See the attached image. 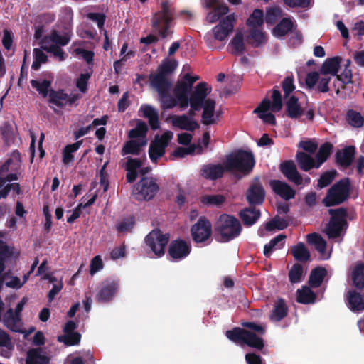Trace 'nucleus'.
<instances>
[{"label": "nucleus", "instance_id": "nucleus-61", "mask_svg": "<svg viewBox=\"0 0 364 364\" xmlns=\"http://www.w3.org/2000/svg\"><path fill=\"white\" fill-rule=\"evenodd\" d=\"M50 40L54 43L55 46H65L70 41V35L68 32L65 33L63 36L60 35L58 31H53L50 36Z\"/></svg>", "mask_w": 364, "mask_h": 364}, {"label": "nucleus", "instance_id": "nucleus-21", "mask_svg": "<svg viewBox=\"0 0 364 364\" xmlns=\"http://www.w3.org/2000/svg\"><path fill=\"white\" fill-rule=\"evenodd\" d=\"M1 320L4 325L13 332L22 333V321L21 316L14 314L12 309H9L4 314Z\"/></svg>", "mask_w": 364, "mask_h": 364}, {"label": "nucleus", "instance_id": "nucleus-22", "mask_svg": "<svg viewBox=\"0 0 364 364\" xmlns=\"http://www.w3.org/2000/svg\"><path fill=\"white\" fill-rule=\"evenodd\" d=\"M261 216V212L255 206L250 205L242 209L239 213V217L246 227L253 225Z\"/></svg>", "mask_w": 364, "mask_h": 364}, {"label": "nucleus", "instance_id": "nucleus-52", "mask_svg": "<svg viewBox=\"0 0 364 364\" xmlns=\"http://www.w3.org/2000/svg\"><path fill=\"white\" fill-rule=\"evenodd\" d=\"M57 340L59 342L63 343L66 346H75L80 342L81 334L78 332L63 334L58 336Z\"/></svg>", "mask_w": 364, "mask_h": 364}, {"label": "nucleus", "instance_id": "nucleus-35", "mask_svg": "<svg viewBox=\"0 0 364 364\" xmlns=\"http://www.w3.org/2000/svg\"><path fill=\"white\" fill-rule=\"evenodd\" d=\"M248 43L253 48H259L267 41L264 32L258 28L251 29L247 36Z\"/></svg>", "mask_w": 364, "mask_h": 364}, {"label": "nucleus", "instance_id": "nucleus-56", "mask_svg": "<svg viewBox=\"0 0 364 364\" xmlns=\"http://www.w3.org/2000/svg\"><path fill=\"white\" fill-rule=\"evenodd\" d=\"M288 222L284 218L274 217L272 220L265 224V230L272 231L275 229L282 230L288 226Z\"/></svg>", "mask_w": 364, "mask_h": 364}, {"label": "nucleus", "instance_id": "nucleus-63", "mask_svg": "<svg viewBox=\"0 0 364 364\" xmlns=\"http://www.w3.org/2000/svg\"><path fill=\"white\" fill-rule=\"evenodd\" d=\"M282 9L278 6L270 7L267 9L265 21L267 24L273 25L282 16Z\"/></svg>", "mask_w": 364, "mask_h": 364}, {"label": "nucleus", "instance_id": "nucleus-10", "mask_svg": "<svg viewBox=\"0 0 364 364\" xmlns=\"http://www.w3.org/2000/svg\"><path fill=\"white\" fill-rule=\"evenodd\" d=\"M119 283L118 280L107 279L102 282L101 287L96 294L95 300L98 303L110 302L118 291Z\"/></svg>", "mask_w": 364, "mask_h": 364}, {"label": "nucleus", "instance_id": "nucleus-8", "mask_svg": "<svg viewBox=\"0 0 364 364\" xmlns=\"http://www.w3.org/2000/svg\"><path fill=\"white\" fill-rule=\"evenodd\" d=\"M173 136V132L171 131L164 132L160 137L158 134L155 136L154 140L151 142L149 148V155L152 162L156 163L159 159L165 154L166 148Z\"/></svg>", "mask_w": 364, "mask_h": 364}, {"label": "nucleus", "instance_id": "nucleus-24", "mask_svg": "<svg viewBox=\"0 0 364 364\" xmlns=\"http://www.w3.org/2000/svg\"><path fill=\"white\" fill-rule=\"evenodd\" d=\"M295 160L299 168L303 171L308 172L312 168H319L316 166V159L304 151H298L295 155Z\"/></svg>", "mask_w": 364, "mask_h": 364}, {"label": "nucleus", "instance_id": "nucleus-17", "mask_svg": "<svg viewBox=\"0 0 364 364\" xmlns=\"http://www.w3.org/2000/svg\"><path fill=\"white\" fill-rule=\"evenodd\" d=\"M208 95V84L205 82H199L190 95V107L193 109H200Z\"/></svg>", "mask_w": 364, "mask_h": 364}, {"label": "nucleus", "instance_id": "nucleus-60", "mask_svg": "<svg viewBox=\"0 0 364 364\" xmlns=\"http://www.w3.org/2000/svg\"><path fill=\"white\" fill-rule=\"evenodd\" d=\"M135 224L134 217H128L122 219L116 225V230L119 233H126L131 232Z\"/></svg>", "mask_w": 364, "mask_h": 364}, {"label": "nucleus", "instance_id": "nucleus-45", "mask_svg": "<svg viewBox=\"0 0 364 364\" xmlns=\"http://www.w3.org/2000/svg\"><path fill=\"white\" fill-rule=\"evenodd\" d=\"M247 330L235 327L231 330H228L225 332L226 337L231 341L235 343H244Z\"/></svg>", "mask_w": 364, "mask_h": 364}, {"label": "nucleus", "instance_id": "nucleus-29", "mask_svg": "<svg viewBox=\"0 0 364 364\" xmlns=\"http://www.w3.org/2000/svg\"><path fill=\"white\" fill-rule=\"evenodd\" d=\"M341 58L336 56L327 58L321 65L320 69L321 74L326 75L330 74L336 76L340 68Z\"/></svg>", "mask_w": 364, "mask_h": 364}, {"label": "nucleus", "instance_id": "nucleus-4", "mask_svg": "<svg viewBox=\"0 0 364 364\" xmlns=\"http://www.w3.org/2000/svg\"><path fill=\"white\" fill-rule=\"evenodd\" d=\"M351 182L348 177L336 182L328 191L322 203L326 207L338 205L346 201L350 195Z\"/></svg>", "mask_w": 364, "mask_h": 364}, {"label": "nucleus", "instance_id": "nucleus-40", "mask_svg": "<svg viewBox=\"0 0 364 364\" xmlns=\"http://www.w3.org/2000/svg\"><path fill=\"white\" fill-rule=\"evenodd\" d=\"M333 146L331 142H325L321 145L318 152L316 154V166L320 167L331 156L333 152Z\"/></svg>", "mask_w": 364, "mask_h": 364}, {"label": "nucleus", "instance_id": "nucleus-33", "mask_svg": "<svg viewBox=\"0 0 364 364\" xmlns=\"http://www.w3.org/2000/svg\"><path fill=\"white\" fill-rule=\"evenodd\" d=\"M161 11L156 12L151 19V26H156L161 21H173V12L170 9L167 2H162Z\"/></svg>", "mask_w": 364, "mask_h": 364}, {"label": "nucleus", "instance_id": "nucleus-16", "mask_svg": "<svg viewBox=\"0 0 364 364\" xmlns=\"http://www.w3.org/2000/svg\"><path fill=\"white\" fill-rule=\"evenodd\" d=\"M235 21L234 14H230L221 20L219 24L213 28L215 39L220 41H224L229 33L232 32Z\"/></svg>", "mask_w": 364, "mask_h": 364}, {"label": "nucleus", "instance_id": "nucleus-1", "mask_svg": "<svg viewBox=\"0 0 364 364\" xmlns=\"http://www.w3.org/2000/svg\"><path fill=\"white\" fill-rule=\"evenodd\" d=\"M178 67L175 59H164L156 69L155 73L150 74L149 83L157 92L162 109H170L177 105V99L171 96L172 83L168 77Z\"/></svg>", "mask_w": 364, "mask_h": 364}, {"label": "nucleus", "instance_id": "nucleus-36", "mask_svg": "<svg viewBox=\"0 0 364 364\" xmlns=\"http://www.w3.org/2000/svg\"><path fill=\"white\" fill-rule=\"evenodd\" d=\"M48 97V101L50 103L55 105L59 108H63L66 105L68 94L65 92L64 90L63 89H59L58 90L50 89Z\"/></svg>", "mask_w": 364, "mask_h": 364}, {"label": "nucleus", "instance_id": "nucleus-13", "mask_svg": "<svg viewBox=\"0 0 364 364\" xmlns=\"http://www.w3.org/2000/svg\"><path fill=\"white\" fill-rule=\"evenodd\" d=\"M330 81V77H320L319 73L316 71L307 73L305 78L307 89H315L316 92L321 93H326L329 91L328 84Z\"/></svg>", "mask_w": 364, "mask_h": 364}, {"label": "nucleus", "instance_id": "nucleus-37", "mask_svg": "<svg viewBox=\"0 0 364 364\" xmlns=\"http://www.w3.org/2000/svg\"><path fill=\"white\" fill-rule=\"evenodd\" d=\"M215 100L210 98H208L202 107V108H203V112L202 114L203 124L209 125L214 123L213 116L215 113Z\"/></svg>", "mask_w": 364, "mask_h": 364}, {"label": "nucleus", "instance_id": "nucleus-59", "mask_svg": "<svg viewBox=\"0 0 364 364\" xmlns=\"http://www.w3.org/2000/svg\"><path fill=\"white\" fill-rule=\"evenodd\" d=\"M34 60L33 61L31 68L34 70L40 69L42 63L48 61V56L40 48L33 49Z\"/></svg>", "mask_w": 364, "mask_h": 364}, {"label": "nucleus", "instance_id": "nucleus-11", "mask_svg": "<svg viewBox=\"0 0 364 364\" xmlns=\"http://www.w3.org/2000/svg\"><path fill=\"white\" fill-rule=\"evenodd\" d=\"M271 97L272 100V103L269 99L264 98L259 106L255 109L254 113L264 114L269 109H271L273 112H279L282 109L283 104L281 92L277 86L272 89Z\"/></svg>", "mask_w": 364, "mask_h": 364}, {"label": "nucleus", "instance_id": "nucleus-55", "mask_svg": "<svg viewBox=\"0 0 364 364\" xmlns=\"http://www.w3.org/2000/svg\"><path fill=\"white\" fill-rule=\"evenodd\" d=\"M172 21H161L158 26H152L157 31V33L161 38H166L172 35L173 31L171 29V23Z\"/></svg>", "mask_w": 364, "mask_h": 364}, {"label": "nucleus", "instance_id": "nucleus-54", "mask_svg": "<svg viewBox=\"0 0 364 364\" xmlns=\"http://www.w3.org/2000/svg\"><path fill=\"white\" fill-rule=\"evenodd\" d=\"M338 175V172L335 169H332L331 171H327L323 172L321 176L318 181L317 186L319 188H323L327 187L334 180L336 176Z\"/></svg>", "mask_w": 364, "mask_h": 364}, {"label": "nucleus", "instance_id": "nucleus-58", "mask_svg": "<svg viewBox=\"0 0 364 364\" xmlns=\"http://www.w3.org/2000/svg\"><path fill=\"white\" fill-rule=\"evenodd\" d=\"M191 91L190 85H188V82L183 80H178L173 89V93L176 98L188 96Z\"/></svg>", "mask_w": 364, "mask_h": 364}, {"label": "nucleus", "instance_id": "nucleus-18", "mask_svg": "<svg viewBox=\"0 0 364 364\" xmlns=\"http://www.w3.org/2000/svg\"><path fill=\"white\" fill-rule=\"evenodd\" d=\"M355 155V147L354 146H345L336 152L335 162L338 166L347 168L352 164Z\"/></svg>", "mask_w": 364, "mask_h": 364}, {"label": "nucleus", "instance_id": "nucleus-51", "mask_svg": "<svg viewBox=\"0 0 364 364\" xmlns=\"http://www.w3.org/2000/svg\"><path fill=\"white\" fill-rule=\"evenodd\" d=\"M148 132V126L144 121L139 119L136 122V126L134 129H131L128 133V136L130 139H135L138 137L146 136Z\"/></svg>", "mask_w": 364, "mask_h": 364}, {"label": "nucleus", "instance_id": "nucleus-7", "mask_svg": "<svg viewBox=\"0 0 364 364\" xmlns=\"http://www.w3.org/2000/svg\"><path fill=\"white\" fill-rule=\"evenodd\" d=\"M168 233L164 234L159 229L151 230L145 237L146 246L157 257H161L169 241Z\"/></svg>", "mask_w": 364, "mask_h": 364}, {"label": "nucleus", "instance_id": "nucleus-44", "mask_svg": "<svg viewBox=\"0 0 364 364\" xmlns=\"http://www.w3.org/2000/svg\"><path fill=\"white\" fill-rule=\"evenodd\" d=\"M304 275V267L300 263L294 264L288 273L289 280L291 284L301 282Z\"/></svg>", "mask_w": 364, "mask_h": 364}, {"label": "nucleus", "instance_id": "nucleus-50", "mask_svg": "<svg viewBox=\"0 0 364 364\" xmlns=\"http://www.w3.org/2000/svg\"><path fill=\"white\" fill-rule=\"evenodd\" d=\"M230 45L232 47V53L233 55H237L242 54L245 47L242 33H237L231 40Z\"/></svg>", "mask_w": 364, "mask_h": 364}, {"label": "nucleus", "instance_id": "nucleus-41", "mask_svg": "<svg viewBox=\"0 0 364 364\" xmlns=\"http://www.w3.org/2000/svg\"><path fill=\"white\" fill-rule=\"evenodd\" d=\"M146 144V141L143 140L141 142H139L136 140L131 139L127 141L122 149V155L125 156L127 154L139 155L141 152V146Z\"/></svg>", "mask_w": 364, "mask_h": 364}, {"label": "nucleus", "instance_id": "nucleus-26", "mask_svg": "<svg viewBox=\"0 0 364 364\" xmlns=\"http://www.w3.org/2000/svg\"><path fill=\"white\" fill-rule=\"evenodd\" d=\"M14 350V343L6 331L0 328V355L9 358Z\"/></svg>", "mask_w": 364, "mask_h": 364}, {"label": "nucleus", "instance_id": "nucleus-14", "mask_svg": "<svg viewBox=\"0 0 364 364\" xmlns=\"http://www.w3.org/2000/svg\"><path fill=\"white\" fill-rule=\"evenodd\" d=\"M265 199V191L259 178H255L246 191V200L250 205H262Z\"/></svg>", "mask_w": 364, "mask_h": 364}, {"label": "nucleus", "instance_id": "nucleus-47", "mask_svg": "<svg viewBox=\"0 0 364 364\" xmlns=\"http://www.w3.org/2000/svg\"><path fill=\"white\" fill-rule=\"evenodd\" d=\"M82 144V140L77 141V142L68 144L65 146L63 151V163L65 165L71 163L74 160L73 153L77 151Z\"/></svg>", "mask_w": 364, "mask_h": 364}, {"label": "nucleus", "instance_id": "nucleus-25", "mask_svg": "<svg viewBox=\"0 0 364 364\" xmlns=\"http://www.w3.org/2000/svg\"><path fill=\"white\" fill-rule=\"evenodd\" d=\"M172 125L182 130L193 132L199 127L198 124L194 119L189 118L187 115H176L172 117Z\"/></svg>", "mask_w": 364, "mask_h": 364}, {"label": "nucleus", "instance_id": "nucleus-5", "mask_svg": "<svg viewBox=\"0 0 364 364\" xmlns=\"http://www.w3.org/2000/svg\"><path fill=\"white\" fill-rule=\"evenodd\" d=\"M330 220L326 225V233L329 239H336L346 234L348 228L346 220L347 208L341 207L336 209H328Z\"/></svg>", "mask_w": 364, "mask_h": 364}, {"label": "nucleus", "instance_id": "nucleus-64", "mask_svg": "<svg viewBox=\"0 0 364 364\" xmlns=\"http://www.w3.org/2000/svg\"><path fill=\"white\" fill-rule=\"evenodd\" d=\"M1 134L6 144L10 145L14 142L15 136L13 128L9 123H6L1 128Z\"/></svg>", "mask_w": 364, "mask_h": 364}, {"label": "nucleus", "instance_id": "nucleus-2", "mask_svg": "<svg viewBox=\"0 0 364 364\" xmlns=\"http://www.w3.org/2000/svg\"><path fill=\"white\" fill-rule=\"evenodd\" d=\"M255 161L251 151L239 149L225 156L223 164L225 165L227 172L238 171L244 176L250 174L254 166Z\"/></svg>", "mask_w": 364, "mask_h": 364}, {"label": "nucleus", "instance_id": "nucleus-48", "mask_svg": "<svg viewBox=\"0 0 364 364\" xmlns=\"http://www.w3.org/2000/svg\"><path fill=\"white\" fill-rule=\"evenodd\" d=\"M243 344L257 350H262L264 346L263 338L250 331H247Z\"/></svg>", "mask_w": 364, "mask_h": 364}, {"label": "nucleus", "instance_id": "nucleus-28", "mask_svg": "<svg viewBox=\"0 0 364 364\" xmlns=\"http://www.w3.org/2000/svg\"><path fill=\"white\" fill-rule=\"evenodd\" d=\"M328 272L325 267L318 266L314 268L309 274L308 284L311 288H318L322 284Z\"/></svg>", "mask_w": 364, "mask_h": 364}, {"label": "nucleus", "instance_id": "nucleus-57", "mask_svg": "<svg viewBox=\"0 0 364 364\" xmlns=\"http://www.w3.org/2000/svg\"><path fill=\"white\" fill-rule=\"evenodd\" d=\"M346 118L348 123L354 127H361L364 124V118L361 114L353 109L348 111Z\"/></svg>", "mask_w": 364, "mask_h": 364}, {"label": "nucleus", "instance_id": "nucleus-3", "mask_svg": "<svg viewBox=\"0 0 364 364\" xmlns=\"http://www.w3.org/2000/svg\"><path fill=\"white\" fill-rule=\"evenodd\" d=\"M242 225L235 216L228 214L220 215L215 227L221 242H228L237 237L242 232Z\"/></svg>", "mask_w": 364, "mask_h": 364}, {"label": "nucleus", "instance_id": "nucleus-30", "mask_svg": "<svg viewBox=\"0 0 364 364\" xmlns=\"http://www.w3.org/2000/svg\"><path fill=\"white\" fill-rule=\"evenodd\" d=\"M309 286H303L296 291V301L303 304H314L316 300V294Z\"/></svg>", "mask_w": 364, "mask_h": 364}, {"label": "nucleus", "instance_id": "nucleus-43", "mask_svg": "<svg viewBox=\"0 0 364 364\" xmlns=\"http://www.w3.org/2000/svg\"><path fill=\"white\" fill-rule=\"evenodd\" d=\"M264 12L263 10L255 9L250 15L246 21V25L251 29L258 28L264 23Z\"/></svg>", "mask_w": 364, "mask_h": 364}, {"label": "nucleus", "instance_id": "nucleus-34", "mask_svg": "<svg viewBox=\"0 0 364 364\" xmlns=\"http://www.w3.org/2000/svg\"><path fill=\"white\" fill-rule=\"evenodd\" d=\"M291 254L296 261L301 262H306L311 257L310 252L301 242L291 247Z\"/></svg>", "mask_w": 364, "mask_h": 364}, {"label": "nucleus", "instance_id": "nucleus-9", "mask_svg": "<svg viewBox=\"0 0 364 364\" xmlns=\"http://www.w3.org/2000/svg\"><path fill=\"white\" fill-rule=\"evenodd\" d=\"M191 234L193 241L196 243H204L209 240L212 235V224L204 216L199 218L192 225Z\"/></svg>", "mask_w": 364, "mask_h": 364}, {"label": "nucleus", "instance_id": "nucleus-38", "mask_svg": "<svg viewBox=\"0 0 364 364\" xmlns=\"http://www.w3.org/2000/svg\"><path fill=\"white\" fill-rule=\"evenodd\" d=\"M351 278L353 285L358 289L364 287V263H357L353 269Z\"/></svg>", "mask_w": 364, "mask_h": 364}, {"label": "nucleus", "instance_id": "nucleus-42", "mask_svg": "<svg viewBox=\"0 0 364 364\" xmlns=\"http://www.w3.org/2000/svg\"><path fill=\"white\" fill-rule=\"evenodd\" d=\"M309 244L314 245L316 251L323 255L326 251V241L318 233H310L307 236Z\"/></svg>", "mask_w": 364, "mask_h": 364}, {"label": "nucleus", "instance_id": "nucleus-53", "mask_svg": "<svg viewBox=\"0 0 364 364\" xmlns=\"http://www.w3.org/2000/svg\"><path fill=\"white\" fill-rule=\"evenodd\" d=\"M31 86L35 88L40 95L43 97H49L50 87L51 86V81L48 80H43L41 82L36 80H31Z\"/></svg>", "mask_w": 364, "mask_h": 364}, {"label": "nucleus", "instance_id": "nucleus-46", "mask_svg": "<svg viewBox=\"0 0 364 364\" xmlns=\"http://www.w3.org/2000/svg\"><path fill=\"white\" fill-rule=\"evenodd\" d=\"M19 252L14 247L5 245L0 250V267L5 268V262L11 261L18 257Z\"/></svg>", "mask_w": 364, "mask_h": 364}, {"label": "nucleus", "instance_id": "nucleus-23", "mask_svg": "<svg viewBox=\"0 0 364 364\" xmlns=\"http://www.w3.org/2000/svg\"><path fill=\"white\" fill-rule=\"evenodd\" d=\"M49 363L50 358L41 347L31 348L27 352L26 364H49Z\"/></svg>", "mask_w": 364, "mask_h": 364}, {"label": "nucleus", "instance_id": "nucleus-15", "mask_svg": "<svg viewBox=\"0 0 364 364\" xmlns=\"http://www.w3.org/2000/svg\"><path fill=\"white\" fill-rule=\"evenodd\" d=\"M279 171L289 182L296 186L303 184V177L298 171L294 161L287 160L282 162Z\"/></svg>", "mask_w": 364, "mask_h": 364}, {"label": "nucleus", "instance_id": "nucleus-62", "mask_svg": "<svg viewBox=\"0 0 364 364\" xmlns=\"http://www.w3.org/2000/svg\"><path fill=\"white\" fill-rule=\"evenodd\" d=\"M286 238V235L280 234L272 239L268 244H266L264 247V255L266 257H269L274 251L277 248L278 244L283 241Z\"/></svg>", "mask_w": 364, "mask_h": 364}, {"label": "nucleus", "instance_id": "nucleus-20", "mask_svg": "<svg viewBox=\"0 0 364 364\" xmlns=\"http://www.w3.org/2000/svg\"><path fill=\"white\" fill-rule=\"evenodd\" d=\"M226 171L225 165L208 164L203 165L200 169V176L205 179L217 180L223 176Z\"/></svg>", "mask_w": 364, "mask_h": 364}, {"label": "nucleus", "instance_id": "nucleus-49", "mask_svg": "<svg viewBox=\"0 0 364 364\" xmlns=\"http://www.w3.org/2000/svg\"><path fill=\"white\" fill-rule=\"evenodd\" d=\"M226 200V198L221 194L204 195L200 198V202L207 206L222 205Z\"/></svg>", "mask_w": 364, "mask_h": 364}, {"label": "nucleus", "instance_id": "nucleus-19", "mask_svg": "<svg viewBox=\"0 0 364 364\" xmlns=\"http://www.w3.org/2000/svg\"><path fill=\"white\" fill-rule=\"evenodd\" d=\"M269 186L276 195L285 200H289L295 197L296 191L284 181L276 179L271 180Z\"/></svg>", "mask_w": 364, "mask_h": 364}, {"label": "nucleus", "instance_id": "nucleus-31", "mask_svg": "<svg viewBox=\"0 0 364 364\" xmlns=\"http://www.w3.org/2000/svg\"><path fill=\"white\" fill-rule=\"evenodd\" d=\"M347 301L349 309L353 312L364 310V300L360 293L350 290L347 294Z\"/></svg>", "mask_w": 364, "mask_h": 364}, {"label": "nucleus", "instance_id": "nucleus-12", "mask_svg": "<svg viewBox=\"0 0 364 364\" xmlns=\"http://www.w3.org/2000/svg\"><path fill=\"white\" fill-rule=\"evenodd\" d=\"M191 251V245L183 239L172 240L168 248V255L173 261H180L187 257Z\"/></svg>", "mask_w": 364, "mask_h": 364}, {"label": "nucleus", "instance_id": "nucleus-32", "mask_svg": "<svg viewBox=\"0 0 364 364\" xmlns=\"http://www.w3.org/2000/svg\"><path fill=\"white\" fill-rule=\"evenodd\" d=\"M288 308L284 299L279 298L275 303L269 318L273 321H280L287 316Z\"/></svg>", "mask_w": 364, "mask_h": 364}, {"label": "nucleus", "instance_id": "nucleus-39", "mask_svg": "<svg viewBox=\"0 0 364 364\" xmlns=\"http://www.w3.org/2000/svg\"><path fill=\"white\" fill-rule=\"evenodd\" d=\"M293 26L294 24L291 18H284L273 28L272 33L275 37H283L292 30Z\"/></svg>", "mask_w": 364, "mask_h": 364}, {"label": "nucleus", "instance_id": "nucleus-27", "mask_svg": "<svg viewBox=\"0 0 364 364\" xmlns=\"http://www.w3.org/2000/svg\"><path fill=\"white\" fill-rule=\"evenodd\" d=\"M285 109L287 117L291 119H297L303 114L299 98L294 95L290 96L286 102Z\"/></svg>", "mask_w": 364, "mask_h": 364}, {"label": "nucleus", "instance_id": "nucleus-6", "mask_svg": "<svg viewBox=\"0 0 364 364\" xmlns=\"http://www.w3.org/2000/svg\"><path fill=\"white\" fill-rule=\"evenodd\" d=\"M159 189L156 178L141 177L134 186L132 193L138 201H149L155 197Z\"/></svg>", "mask_w": 364, "mask_h": 364}]
</instances>
